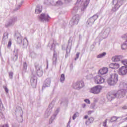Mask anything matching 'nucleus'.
<instances>
[{"label":"nucleus","mask_w":127,"mask_h":127,"mask_svg":"<svg viewBox=\"0 0 127 127\" xmlns=\"http://www.w3.org/2000/svg\"><path fill=\"white\" fill-rule=\"evenodd\" d=\"M118 81H119V76L117 74H113L110 75L107 80V83L110 86H114L118 83Z\"/></svg>","instance_id":"nucleus-1"},{"label":"nucleus","mask_w":127,"mask_h":127,"mask_svg":"<svg viewBox=\"0 0 127 127\" xmlns=\"http://www.w3.org/2000/svg\"><path fill=\"white\" fill-rule=\"evenodd\" d=\"M102 87L100 85H97L90 89V92L93 94H99L102 90Z\"/></svg>","instance_id":"nucleus-2"},{"label":"nucleus","mask_w":127,"mask_h":127,"mask_svg":"<svg viewBox=\"0 0 127 127\" xmlns=\"http://www.w3.org/2000/svg\"><path fill=\"white\" fill-rule=\"evenodd\" d=\"M118 73L121 76H125L127 74V66H123L119 69Z\"/></svg>","instance_id":"nucleus-3"},{"label":"nucleus","mask_w":127,"mask_h":127,"mask_svg":"<svg viewBox=\"0 0 127 127\" xmlns=\"http://www.w3.org/2000/svg\"><path fill=\"white\" fill-rule=\"evenodd\" d=\"M94 82L96 84H103L105 79L100 75H97L94 78Z\"/></svg>","instance_id":"nucleus-4"},{"label":"nucleus","mask_w":127,"mask_h":127,"mask_svg":"<svg viewBox=\"0 0 127 127\" xmlns=\"http://www.w3.org/2000/svg\"><path fill=\"white\" fill-rule=\"evenodd\" d=\"M122 38L123 39V40H127L121 46L122 49L123 50H126V49H127V33L123 35L122 37Z\"/></svg>","instance_id":"nucleus-5"},{"label":"nucleus","mask_w":127,"mask_h":127,"mask_svg":"<svg viewBox=\"0 0 127 127\" xmlns=\"http://www.w3.org/2000/svg\"><path fill=\"white\" fill-rule=\"evenodd\" d=\"M40 19H41V20H49L50 17L46 14L43 13L40 15Z\"/></svg>","instance_id":"nucleus-6"},{"label":"nucleus","mask_w":127,"mask_h":127,"mask_svg":"<svg viewBox=\"0 0 127 127\" xmlns=\"http://www.w3.org/2000/svg\"><path fill=\"white\" fill-rule=\"evenodd\" d=\"M109 71V69L107 67H103L102 68H101L99 72V74H101V75H105V74H107Z\"/></svg>","instance_id":"nucleus-7"},{"label":"nucleus","mask_w":127,"mask_h":127,"mask_svg":"<svg viewBox=\"0 0 127 127\" xmlns=\"http://www.w3.org/2000/svg\"><path fill=\"white\" fill-rule=\"evenodd\" d=\"M109 67L111 69H119L120 68V64L117 63H112L109 65Z\"/></svg>","instance_id":"nucleus-8"},{"label":"nucleus","mask_w":127,"mask_h":127,"mask_svg":"<svg viewBox=\"0 0 127 127\" xmlns=\"http://www.w3.org/2000/svg\"><path fill=\"white\" fill-rule=\"evenodd\" d=\"M76 88H82L84 86V82L83 81H79L76 82L74 85V87H76Z\"/></svg>","instance_id":"nucleus-9"},{"label":"nucleus","mask_w":127,"mask_h":127,"mask_svg":"<svg viewBox=\"0 0 127 127\" xmlns=\"http://www.w3.org/2000/svg\"><path fill=\"white\" fill-rule=\"evenodd\" d=\"M116 94L121 97L122 96H125V95H126V92L124 90H119ZM116 94L114 95V97H117Z\"/></svg>","instance_id":"nucleus-10"},{"label":"nucleus","mask_w":127,"mask_h":127,"mask_svg":"<svg viewBox=\"0 0 127 127\" xmlns=\"http://www.w3.org/2000/svg\"><path fill=\"white\" fill-rule=\"evenodd\" d=\"M122 59V57L120 56H115L112 58V61L115 62H117L118 61H120Z\"/></svg>","instance_id":"nucleus-11"},{"label":"nucleus","mask_w":127,"mask_h":127,"mask_svg":"<svg viewBox=\"0 0 127 127\" xmlns=\"http://www.w3.org/2000/svg\"><path fill=\"white\" fill-rule=\"evenodd\" d=\"M42 11V6L39 5L37 6L35 10L36 13H40Z\"/></svg>","instance_id":"nucleus-12"},{"label":"nucleus","mask_w":127,"mask_h":127,"mask_svg":"<svg viewBox=\"0 0 127 127\" xmlns=\"http://www.w3.org/2000/svg\"><path fill=\"white\" fill-rule=\"evenodd\" d=\"M93 122H94V118L90 117L88 119V121H86V125H89V124H91V123H93Z\"/></svg>","instance_id":"nucleus-13"},{"label":"nucleus","mask_w":127,"mask_h":127,"mask_svg":"<svg viewBox=\"0 0 127 127\" xmlns=\"http://www.w3.org/2000/svg\"><path fill=\"white\" fill-rule=\"evenodd\" d=\"M60 80L62 83H63V82H64V80H65V75H64V74H62L61 75Z\"/></svg>","instance_id":"nucleus-14"},{"label":"nucleus","mask_w":127,"mask_h":127,"mask_svg":"<svg viewBox=\"0 0 127 127\" xmlns=\"http://www.w3.org/2000/svg\"><path fill=\"white\" fill-rule=\"evenodd\" d=\"M106 54H107L106 53H103L102 54L97 56V58H102L104 57Z\"/></svg>","instance_id":"nucleus-15"},{"label":"nucleus","mask_w":127,"mask_h":127,"mask_svg":"<svg viewBox=\"0 0 127 127\" xmlns=\"http://www.w3.org/2000/svg\"><path fill=\"white\" fill-rule=\"evenodd\" d=\"M122 63L125 66H127V60H125L122 61Z\"/></svg>","instance_id":"nucleus-16"},{"label":"nucleus","mask_w":127,"mask_h":127,"mask_svg":"<svg viewBox=\"0 0 127 127\" xmlns=\"http://www.w3.org/2000/svg\"><path fill=\"white\" fill-rule=\"evenodd\" d=\"M117 120L118 119L116 117H113L111 118L112 122H116V121H117Z\"/></svg>","instance_id":"nucleus-17"},{"label":"nucleus","mask_w":127,"mask_h":127,"mask_svg":"<svg viewBox=\"0 0 127 127\" xmlns=\"http://www.w3.org/2000/svg\"><path fill=\"white\" fill-rule=\"evenodd\" d=\"M107 120L106 119L104 122H103V127H107Z\"/></svg>","instance_id":"nucleus-18"},{"label":"nucleus","mask_w":127,"mask_h":127,"mask_svg":"<svg viewBox=\"0 0 127 127\" xmlns=\"http://www.w3.org/2000/svg\"><path fill=\"white\" fill-rule=\"evenodd\" d=\"M77 114H78V113L74 114V115L72 117L73 120H75V119H76V118H77Z\"/></svg>","instance_id":"nucleus-19"},{"label":"nucleus","mask_w":127,"mask_h":127,"mask_svg":"<svg viewBox=\"0 0 127 127\" xmlns=\"http://www.w3.org/2000/svg\"><path fill=\"white\" fill-rule=\"evenodd\" d=\"M84 102H85V103H86L87 104H90V100L89 99L84 100Z\"/></svg>","instance_id":"nucleus-20"},{"label":"nucleus","mask_w":127,"mask_h":127,"mask_svg":"<svg viewBox=\"0 0 127 127\" xmlns=\"http://www.w3.org/2000/svg\"><path fill=\"white\" fill-rule=\"evenodd\" d=\"M8 47H10L11 46V41H9L8 43Z\"/></svg>","instance_id":"nucleus-21"},{"label":"nucleus","mask_w":127,"mask_h":127,"mask_svg":"<svg viewBox=\"0 0 127 127\" xmlns=\"http://www.w3.org/2000/svg\"><path fill=\"white\" fill-rule=\"evenodd\" d=\"M24 68H27V64L26 63H24Z\"/></svg>","instance_id":"nucleus-22"},{"label":"nucleus","mask_w":127,"mask_h":127,"mask_svg":"<svg viewBox=\"0 0 127 127\" xmlns=\"http://www.w3.org/2000/svg\"><path fill=\"white\" fill-rule=\"evenodd\" d=\"M76 55V58L77 59H78V58H79V56L80 55V53H77Z\"/></svg>","instance_id":"nucleus-23"},{"label":"nucleus","mask_w":127,"mask_h":127,"mask_svg":"<svg viewBox=\"0 0 127 127\" xmlns=\"http://www.w3.org/2000/svg\"><path fill=\"white\" fill-rule=\"evenodd\" d=\"M4 89H5L6 93H8V89H7V87H5L4 88Z\"/></svg>","instance_id":"nucleus-24"},{"label":"nucleus","mask_w":127,"mask_h":127,"mask_svg":"<svg viewBox=\"0 0 127 127\" xmlns=\"http://www.w3.org/2000/svg\"><path fill=\"white\" fill-rule=\"evenodd\" d=\"M12 75H13V73H12V72H10L9 74V76L10 77H12Z\"/></svg>","instance_id":"nucleus-25"},{"label":"nucleus","mask_w":127,"mask_h":127,"mask_svg":"<svg viewBox=\"0 0 127 127\" xmlns=\"http://www.w3.org/2000/svg\"><path fill=\"white\" fill-rule=\"evenodd\" d=\"M91 114H92V111H90L88 112V115H91Z\"/></svg>","instance_id":"nucleus-26"},{"label":"nucleus","mask_w":127,"mask_h":127,"mask_svg":"<svg viewBox=\"0 0 127 127\" xmlns=\"http://www.w3.org/2000/svg\"><path fill=\"white\" fill-rule=\"evenodd\" d=\"M84 119H88V115L85 116Z\"/></svg>","instance_id":"nucleus-27"},{"label":"nucleus","mask_w":127,"mask_h":127,"mask_svg":"<svg viewBox=\"0 0 127 127\" xmlns=\"http://www.w3.org/2000/svg\"><path fill=\"white\" fill-rule=\"evenodd\" d=\"M83 108H85V107H86V104H83Z\"/></svg>","instance_id":"nucleus-28"},{"label":"nucleus","mask_w":127,"mask_h":127,"mask_svg":"<svg viewBox=\"0 0 127 127\" xmlns=\"http://www.w3.org/2000/svg\"><path fill=\"white\" fill-rule=\"evenodd\" d=\"M77 22H79V19H77Z\"/></svg>","instance_id":"nucleus-29"},{"label":"nucleus","mask_w":127,"mask_h":127,"mask_svg":"<svg viewBox=\"0 0 127 127\" xmlns=\"http://www.w3.org/2000/svg\"><path fill=\"white\" fill-rule=\"evenodd\" d=\"M124 109H127V107H125V108H124Z\"/></svg>","instance_id":"nucleus-30"}]
</instances>
